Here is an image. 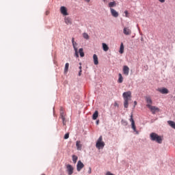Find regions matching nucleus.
Returning a JSON list of instances; mask_svg holds the SVG:
<instances>
[{"label": "nucleus", "instance_id": "4c0bfd02", "mask_svg": "<svg viewBox=\"0 0 175 175\" xmlns=\"http://www.w3.org/2000/svg\"><path fill=\"white\" fill-rule=\"evenodd\" d=\"M103 2H104L105 3H106V0H102Z\"/></svg>", "mask_w": 175, "mask_h": 175}, {"label": "nucleus", "instance_id": "20e7f679", "mask_svg": "<svg viewBox=\"0 0 175 175\" xmlns=\"http://www.w3.org/2000/svg\"><path fill=\"white\" fill-rule=\"evenodd\" d=\"M60 118L62 120L63 125H66V119L65 118V113H64V108H60Z\"/></svg>", "mask_w": 175, "mask_h": 175}, {"label": "nucleus", "instance_id": "f704fd0d", "mask_svg": "<svg viewBox=\"0 0 175 175\" xmlns=\"http://www.w3.org/2000/svg\"><path fill=\"white\" fill-rule=\"evenodd\" d=\"M85 2H88V3H90V0H85Z\"/></svg>", "mask_w": 175, "mask_h": 175}, {"label": "nucleus", "instance_id": "9b49d317", "mask_svg": "<svg viewBox=\"0 0 175 175\" xmlns=\"http://www.w3.org/2000/svg\"><path fill=\"white\" fill-rule=\"evenodd\" d=\"M146 101V107H148V106H152V100L151 99V97L150 96H146L145 97Z\"/></svg>", "mask_w": 175, "mask_h": 175}, {"label": "nucleus", "instance_id": "4be33fe9", "mask_svg": "<svg viewBox=\"0 0 175 175\" xmlns=\"http://www.w3.org/2000/svg\"><path fill=\"white\" fill-rule=\"evenodd\" d=\"M122 81H124V78L122 77V75H121V73L119 74V79L118 80V83H122Z\"/></svg>", "mask_w": 175, "mask_h": 175}, {"label": "nucleus", "instance_id": "f8f14e48", "mask_svg": "<svg viewBox=\"0 0 175 175\" xmlns=\"http://www.w3.org/2000/svg\"><path fill=\"white\" fill-rule=\"evenodd\" d=\"M110 12H111V16H113V17H115V18L118 17L119 14L118 12H116V10H114L113 8H111Z\"/></svg>", "mask_w": 175, "mask_h": 175}, {"label": "nucleus", "instance_id": "4468645a", "mask_svg": "<svg viewBox=\"0 0 175 175\" xmlns=\"http://www.w3.org/2000/svg\"><path fill=\"white\" fill-rule=\"evenodd\" d=\"M76 146H77V150H78V151H81V148L83 147V145L81 144V142L77 141L76 142Z\"/></svg>", "mask_w": 175, "mask_h": 175}, {"label": "nucleus", "instance_id": "2f4dec72", "mask_svg": "<svg viewBox=\"0 0 175 175\" xmlns=\"http://www.w3.org/2000/svg\"><path fill=\"white\" fill-rule=\"evenodd\" d=\"M165 0H159V1L161 2V3H165Z\"/></svg>", "mask_w": 175, "mask_h": 175}, {"label": "nucleus", "instance_id": "e433bc0d", "mask_svg": "<svg viewBox=\"0 0 175 175\" xmlns=\"http://www.w3.org/2000/svg\"><path fill=\"white\" fill-rule=\"evenodd\" d=\"M98 124H99V120L96 121V124L98 125Z\"/></svg>", "mask_w": 175, "mask_h": 175}, {"label": "nucleus", "instance_id": "9d476101", "mask_svg": "<svg viewBox=\"0 0 175 175\" xmlns=\"http://www.w3.org/2000/svg\"><path fill=\"white\" fill-rule=\"evenodd\" d=\"M123 33L124 35L129 36L132 33V31L131 30V29H129V27H124Z\"/></svg>", "mask_w": 175, "mask_h": 175}, {"label": "nucleus", "instance_id": "cd10ccee", "mask_svg": "<svg viewBox=\"0 0 175 175\" xmlns=\"http://www.w3.org/2000/svg\"><path fill=\"white\" fill-rule=\"evenodd\" d=\"M75 51V57L77 58H79V52L77 51V49H74Z\"/></svg>", "mask_w": 175, "mask_h": 175}, {"label": "nucleus", "instance_id": "473e14b6", "mask_svg": "<svg viewBox=\"0 0 175 175\" xmlns=\"http://www.w3.org/2000/svg\"><path fill=\"white\" fill-rule=\"evenodd\" d=\"M81 72H82V70H80L79 72L78 76H81Z\"/></svg>", "mask_w": 175, "mask_h": 175}, {"label": "nucleus", "instance_id": "7c9ffc66", "mask_svg": "<svg viewBox=\"0 0 175 175\" xmlns=\"http://www.w3.org/2000/svg\"><path fill=\"white\" fill-rule=\"evenodd\" d=\"M91 173H92V169L91 167H89L88 174H91Z\"/></svg>", "mask_w": 175, "mask_h": 175}, {"label": "nucleus", "instance_id": "7ed1b4c3", "mask_svg": "<svg viewBox=\"0 0 175 175\" xmlns=\"http://www.w3.org/2000/svg\"><path fill=\"white\" fill-rule=\"evenodd\" d=\"M102 140H103V137L102 136H100L96 144V147L98 150H100V148H103V147H105V143Z\"/></svg>", "mask_w": 175, "mask_h": 175}, {"label": "nucleus", "instance_id": "72a5a7b5", "mask_svg": "<svg viewBox=\"0 0 175 175\" xmlns=\"http://www.w3.org/2000/svg\"><path fill=\"white\" fill-rule=\"evenodd\" d=\"M136 105H137V101H134V105L136 106Z\"/></svg>", "mask_w": 175, "mask_h": 175}, {"label": "nucleus", "instance_id": "f03ea898", "mask_svg": "<svg viewBox=\"0 0 175 175\" xmlns=\"http://www.w3.org/2000/svg\"><path fill=\"white\" fill-rule=\"evenodd\" d=\"M150 139L153 142H157V143H159V144L162 143V137L155 133H152L150 134Z\"/></svg>", "mask_w": 175, "mask_h": 175}, {"label": "nucleus", "instance_id": "bb28decb", "mask_svg": "<svg viewBox=\"0 0 175 175\" xmlns=\"http://www.w3.org/2000/svg\"><path fill=\"white\" fill-rule=\"evenodd\" d=\"M83 36L84 39H87L88 40V39H90V36H88V33H84L83 34Z\"/></svg>", "mask_w": 175, "mask_h": 175}, {"label": "nucleus", "instance_id": "58836bf2", "mask_svg": "<svg viewBox=\"0 0 175 175\" xmlns=\"http://www.w3.org/2000/svg\"><path fill=\"white\" fill-rule=\"evenodd\" d=\"M42 175H46V174H42Z\"/></svg>", "mask_w": 175, "mask_h": 175}, {"label": "nucleus", "instance_id": "393cba45", "mask_svg": "<svg viewBox=\"0 0 175 175\" xmlns=\"http://www.w3.org/2000/svg\"><path fill=\"white\" fill-rule=\"evenodd\" d=\"M79 53L80 57H84V51L83 48L79 49Z\"/></svg>", "mask_w": 175, "mask_h": 175}, {"label": "nucleus", "instance_id": "c85d7f7f", "mask_svg": "<svg viewBox=\"0 0 175 175\" xmlns=\"http://www.w3.org/2000/svg\"><path fill=\"white\" fill-rule=\"evenodd\" d=\"M64 139H69V133H67L65 134Z\"/></svg>", "mask_w": 175, "mask_h": 175}, {"label": "nucleus", "instance_id": "b1692460", "mask_svg": "<svg viewBox=\"0 0 175 175\" xmlns=\"http://www.w3.org/2000/svg\"><path fill=\"white\" fill-rule=\"evenodd\" d=\"M68 70H69V63L65 64L64 73H68Z\"/></svg>", "mask_w": 175, "mask_h": 175}, {"label": "nucleus", "instance_id": "a211bd4d", "mask_svg": "<svg viewBox=\"0 0 175 175\" xmlns=\"http://www.w3.org/2000/svg\"><path fill=\"white\" fill-rule=\"evenodd\" d=\"M64 21L67 25H69V24H72V19L69 17H65Z\"/></svg>", "mask_w": 175, "mask_h": 175}, {"label": "nucleus", "instance_id": "aec40b11", "mask_svg": "<svg viewBox=\"0 0 175 175\" xmlns=\"http://www.w3.org/2000/svg\"><path fill=\"white\" fill-rule=\"evenodd\" d=\"M103 50L105 51H109V46L106 43H103Z\"/></svg>", "mask_w": 175, "mask_h": 175}, {"label": "nucleus", "instance_id": "6e6552de", "mask_svg": "<svg viewBox=\"0 0 175 175\" xmlns=\"http://www.w3.org/2000/svg\"><path fill=\"white\" fill-rule=\"evenodd\" d=\"M60 12L63 16H68L69 14H68V9H66V7L65 6H62L60 8Z\"/></svg>", "mask_w": 175, "mask_h": 175}, {"label": "nucleus", "instance_id": "412c9836", "mask_svg": "<svg viewBox=\"0 0 175 175\" xmlns=\"http://www.w3.org/2000/svg\"><path fill=\"white\" fill-rule=\"evenodd\" d=\"M119 53L120 54H124V43H122V42L120 44V48Z\"/></svg>", "mask_w": 175, "mask_h": 175}, {"label": "nucleus", "instance_id": "5701e85b", "mask_svg": "<svg viewBox=\"0 0 175 175\" xmlns=\"http://www.w3.org/2000/svg\"><path fill=\"white\" fill-rule=\"evenodd\" d=\"M98 111H95V112L94 113V114L92 116V120H96V118H98Z\"/></svg>", "mask_w": 175, "mask_h": 175}, {"label": "nucleus", "instance_id": "1a4fd4ad", "mask_svg": "<svg viewBox=\"0 0 175 175\" xmlns=\"http://www.w3.org/2000/svg\"><path fill=\"white\" fill-rule=\"evenodd\" d=\"M83 167H84V164L83 163V162H81V161H79L77 162V172H81V169H83Z\"/></svg>", "mask_w": 175, "mask_h": 175}, {"label": "nucleus", "instance_id": "a878e982", "mask_svg": "<svg viewBox=\"0 0 175 175\" xmlns=\"http://www.w3.org/2000/svg\"><path fill=\"white\" fill-rule=\"evenodd\" d=\"M77 159H79L77 156L72 155V161H73L74 163H76V162H77Z\"/></svg>", "mask_w": 175, "mask_h": 175}, {"label": "nucleus", "instance_id": "f3484780", "mask_svg": "<svg viewBox=\"0 0 175 175\" xmlns=\"http://www.w3.org/2000/svg\"><path fill=\"white\" fill-rule=\"evenodd\" d=\"M159 92H161V94H169V90H167L165 88L159 89Z\"/></svg>", "mask_w": 175, "mask_h": 175}, {"label": "nucleus", "instance_id": "2eb2a0df", "mask_svg": "<svg viewBox=\"0 0 175 175\" xmlns=\"http://www.w3.org/2000/svg\"><path fill=\"white\" fill-rule=\"evenodd\" d=\"M93 61L94 65H98L99 61L98 60V55H96V54L93 55Z\"/></svg>", "mask_w": 175, "mask_h": 175}, {"label": "nucleus", "instance_id": "0eeeda50", "mask_svg": "<svg viewBox=\"0 0 175 175\" xmlns=\"http://www.w3.org/2000/svg\"><path fill=\"white\" fill-rule=\"evenodd\" d=\"M130 121L131 122V128L134 131V132H137L136 131V125H135V120H133V115L131 116Z\"/></svg>", "mask_w": 175, "mask_h": 175}, {"label": "nucleus", "instance_id": "ddd939ff", "mask_svg": "<svg viewBox=\"0 0 175 175\" xmlns=\"http://www.w3.org/2000/svg\"><path fill=\"white\" fill-rule=\"evenodd\" d=\"M123 73L125 76H128L129 75V67H128V66H123Z\"/></svg>", "mask_w": 175, "mask_h": 175}, {"label": "nucleus", "instance_id": "f257e3e1", "mask_svg": "<svg viewBox=\"0 0 175 175\" xmlns=\"http://www.w3.org/2000/svg\"><path fill=\"white\" fill-rule=\"evenodd\" d=\"M124 98V106L125 109H128L129 100H132V92L131 91L125 92L122 94Z\"/></svg>", "mask_w": 175, "mask_h": 175}, {"label": "nucleus", "instance_id": "6ab92c4d", "mask_svg": "<svg viewBox=\"0 0 175 175\" xmlns=\"http://www.w3.org/2000/svg\"><path fill=\"white\" fill-rule=\"evenodd\" d=\"M72 43L74 50H77V43L75 42V38H72Z\"/></svg>", "mask_w": 175, "mask_h": 175}, {"label": "nucleus", "instance_id": "c9c22d12", "mask_svg": "<svg viewBox=\"0 0 175 175\" xmlns=\"http://www.w3.org/2000/svg\"><path fill=\"white\" fill-rule=\"evenodd\" d=\"M81 69H82V67H81V66H79V70H81Z\"/></svg>", "mask_w": 175, "mask_h": 175}, {"label": "nucleus", "instance_id": "423d86ee", "mask_svg": "<svg viewBox=\"0 0 175 175\" xmlns=\"http://www.w3.org/2000/svg\"><path fill=\"white\" fill-rule=\"evenodd\" d=\"M148 109H150L152 114H155V113H157L158 111H159V108L155 106L148 105Z\"/></svg>", "mask_w": 175, "mask_h": 175}, {"label": "nucleus", "instance_id": "dca6fc26", "mask_svg": "<svg viewBox=\"0 0 175 175\" xmlns=\"http://www.w3.org/2000/svg\"><path fill=\"white\" fill-rule=\"evenodd\" d=\"M116 6H117L116 1H111L108 4V8H110V9H113V8H116Z\"/></svg>", "mask_w": 175, "mask_h": 175}, {"label": "nucleus", "instance_id": "39448f33", "mask_svg": "<svg viewBox=\"0 0 175 175\" xmlns=\"http://www.w3.org/2000/svg\"><path fill=\"white\" fill-rule=\"evenodd\" d=\"M73 170H75V168H73V166L70 164H68L66 165V172L68 175H72L73 174Z\"/></svg>", "mask_w": 175, "mask_h": 175}, {"label": "nucleus", "instance_id": "c756f323", "mask_svg": "<svg viewBox=\"0 0 175 175\" xmlns=\"http://www.w3.org/2000/svg\"><path fill=\"white\" fill-rule=\"evenodd\" d=\"M125 17H128V10L124 11Z\"/></svg>", "mask_w": 175, "mask_h": 175}]
</instances>
